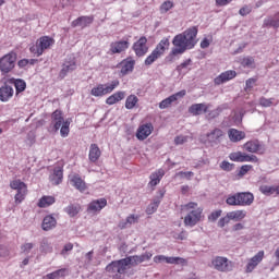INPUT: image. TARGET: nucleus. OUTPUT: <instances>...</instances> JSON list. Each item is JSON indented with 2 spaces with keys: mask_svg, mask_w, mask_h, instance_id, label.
Returning a JSON list of instances; mask_svg holds the SVG:
<instances>
[{
  "mask_svg": "<svg viewBox=\"0 0 279 279\" xmlns=\"http://www.w3.org/2000/svg\"><path fill=\"white\" fill-rule=\"evenodd\" d=\"M138 221V216L136 215H130L125 221L120 222V228H128L129 226H132L133 223H136Z\"/></svg>",
  "mask_w": 279,
  "mask_h": 279,
  "instance_id": "42",
  "label": "nucleus"
},
{
  "mask_svg": "<svg viewBox=\"0 0 279 279\" xmlns=\"http://www.w3.org/2000/svg\"><path fill=\"white\" fill-rule=\"evenodd\" d=\"M162 197H165V192L160 191L159 195L146 208L147 215H154V213L158 210V207L160 206V202L162 201Z\"/></svg>",
  "mask_w": 279,
  "mask_h": 279,
  "instance_id": "24",
  "label": "nucleus"
},
{
  "mask_svg": "<svg viewBox=\"0 0 279 279\" xmlns=\"http://www.w3.org/2000/svg\"><path fill=\"white\" fill-rule=\"evenodd\" d=\"M242 162H258V157H256V155H247L243 153Z\"/></svg>",
  "mask_w": 279,
  "mask_h": 279,
  "instance_id": "51",
  "label": "nucleus"
},
{
  "mask_svg": "<svg viewBox=\"0 0 279 279\" xmlns=\"http://www.w3.org/2000/svg\"><path fill=\"white\" fill-rule=\"evenodd\" d=\"M228 214H229L231 221H243V219H245V217H247V211H245L243 209L229 211Z\"/></svg>",
  "mask_w": 279,
  "mask_h": 279,
  "instance_id": "33",
  "label": "nucleus"
},
{
  "mask_svg": "<svg viewBox=\"0 0 279 279\" xmlns=\"http://www.w3.org/2000/svg\"><path fill=\"white\" fill-rule=\"evenodd\" d=\"M226 204H228V206H241V194H229L226 198Z\"/></svg>",
  "mask_w": 279,
  "mask_h": 279,
  "instance_id": "35",
  "label": "nucleus"
},
{
  "mask_svg": "<svg viewBox=\"0 0 279 279\" xmlns=\"http://www.w3.org/2000/svg\"><path fill=\"white\" fill-rule=\"evenodd\" d=\"M11 189L17 191L15 194V202L16 204H21L23 199H25V195H27V185L21 180H14L10 184Z\"/></svg>",
  "mask_w": 279,
  "mask_h": 279,
  "instance_id": "7",
  "label": "nucleus"
},
{
  "mask_svg": "<svg viewBox=\"0 0 279 279\" xmlns=\"http://www.w3.org/2000/svg\"><path fill=\"white\" fill-rule=\"evenodd\" d=\"M250 12H252V7L245 5V7L240 9L239 14L241 16H247V14H250Z\"/></svg>",
  "mask_w": 279,
  "mask_h": 279,
  "instance_id": "60",
  "label": "nucleus"
},
{
  "mask_svg": "<svg viewBox=\"0 0 279 279\" xmlns=\"http://www.w3.org/2000/svg\"><path fill=\"white\" fill-rule=\"evenodd\" d=\"M70 184L80 191V193H84L88 186H86V182L82 179V177L77 173H72L69 175Z\"/></svg>",
  "mask_w": 279,
  "mask_h": 279,
  "instance_id": "13",
  "label": "nucleus"
},
{
  "mask_svg": "<svg viewBox=\"0 0 279 279\" xmlns=\"http://www.w3.org/2000/svg\"><path fill=\"white\" fill-rule=\"evenodd\" d=\"M221 213L222 210L221 209H218L216 211H213L209 216H208V219L210 221H217L220 217H221Z\"/></svg>",
  "mask_w": 279,
  "mask_h": 279,
  "instance_id": "58",
  "label": "nucleus"
},
{
  "mask_svg": "<svg viewBox=\"0 0 279 279\" xmlns=\"http://www.w3.org/2000/svg\"><path fill=\"white\" fill-rule=\"evenodd\" d=\"M154 263H156V264L167 263V256H165V255H156L154 257Z\"/></svg>",
  "mask_w": 279,
  "mask_h": 279,
  "instance_id": "62",
  "label": "nucleus"
},
{
  "mask_svg": "<svg viewBox=\"0 0 279 279\" xmlns=\"http://www.w3.org/2000/svg\"><path fill=\"white\" fill-rule=\"evenodd\" d=\"M134 60L132 59H126L120 63L121 70L120 73L121 75H128V73H132L134 71Z\"/></svg>",
  "mask_w": 279,
  "mask_h": 279,
  "instance_id": "27",
  "label": "nucleus"
},
{
  "mask_svg": "<svg viewBox=\"0 0 279 279\" xmlns=\"http://www.w3.org/2000/svg\"><path fill=\"white\" fill-rule=\"evenodd\" d=\"M252 166L244 165L240 168L239 175H245L248 171H251Z\"/></svg>",
  "mask_w": 279,
  "mask_h": 279,
  "instance_id": "61",
  "label": "nucleus"
},
{
  "mask_svg": "<svg viewBox=\"0 0 279 279\" xmlns=\"http://www.w3.org/2000/svg\"><path fill=\"white\" fill-rule=\"evenodd\" d=\"M228 136L231 143H239L240 141H243V138H245V132L239 131L236 129H230L228 131Z\"/></svg>",
  "mask_w": 279,
  "mask_h": 279,
  "instance_id": "26",
  "label": "nucleus"
},
{
  "mask_svg": "<svg viewBox=\"0 0 279 279\" xmlns=\"http://www.w3.org/2000/svg\"><path fill=\"white\" fill-rule=\"evenodd\" d=\"M166 263L168 265H185L186 259L182 257H166Z\"/></svg>",
  "mask_w": 279,
  "mask_h": 279,
  "instance_id": "44",
  "label": "nucleus"
},
{
  "mask_svg": "<svg viewBox=\"0 0 279 279\" xmlns=\"http://www.w3.org/2000/svg\"><path fill=\"white\" fill-rule=\"evenodd\" d=\"M11 82L15 86L16 96H19L20 93H23L25 88H27V83L21 78H11Z\"/></svg>",
  "mask_w": 279,
  "mask_h": 279,
  "instance_id": "36",
  "label": "nucleus"
},
{
  "mask_svg": "<svg viewBox=\"0 0 279 279\" xmlns=\"http://www.w3.org/2000/svg\"><path fill=\"white\" fill-rule=\"evenodd\" d=\"M51 119H52L51 124L53 125L56 132L60 130V134L62 138H66V136H69V132H71L70 130L71 120L69 119L64 120V117L62 116V111L60 110H56L52 113Z\"/></svg>",
  "mask_w": 279,
  "mask_h": 279,
  "instance_id": "3",
  "label": "nucleus"
},
{
  "mask_svg": "<svg viewBox=\"0 0 279 279\" xmlns=\"http://www.w3.org/2000/svg\"><path fill=\"white\" fill-rule=\"evenodd\" d=\"M58 221L52 215H48L44 218L41 228L45 230V232H49V230H53L56 228Z\"/></svg>",
  "mask_w": 279,
  "mask_h": 279,
  "instance_id": "25",
  "label": "nucleus"
},
{
  "mask_svg": "<svg viewBox=\"0 0 279 279\" xmlns=\"http://www.w3.org/2000/svg\"><path fill=\"white\" fill-rule=\"evenodd\" d=\"M257 80L256 78H248L245 82V90L246 93H250V90H252L254 88V86L256 85Z\"/></svg>",
  "mask_w": 279,
  "mask_h": 279,
  "instance_id": "55",
  "label": "nucleus"
},
{
  "mask_svg": "<svg viewBox=\"0 0 279 279\" xmlns=\"http://www.w3.org/2000/svg\"><path fill=\"white\" fill-rule=\"evenodd\" d=\"M252 204H254V194L240 192V206H252Z\"/></svg>",
  "mask_w": 279,
  "mask_h": 279,
  "instance_id": "29",
  "label": "nucleus"
},
{
  "mask_svg": "<svg viewBox=\"0 0 279 279\" xmlns=\"http://www.w3.org/2000/svg\"><path fill=\"white\" fill-rule=\"evenodd\" d=\"M236 77V71L234 70H228L226 72H222L220 75H218L214 82L217 86H220V84H226V82H230V80H234Z\"/></svg>",
  "mask_w": 279,
  "mask_h": 279,
  "instance_id": "16",
  "label": "nucleus"
},
{
  "mask_svg": "<svg viewBox=\"0 0 279 279\" xmlns=\"http://www.w3.org/2000/svg\"><path fill=\"white\" fill-rule=\"evenodd\" d=\"M85 267H89V265L93 263V251H89L85 254L83 257Z\"/></svg>",
  "mask_w": 279,
  "mask_h": 279,
  "instance_id": "56",
  "label": "nucleus"
},
{
  "mask_svg": "<svg viewBox=\"0 0 279 279\" xmlns=\"http://www.w3.org/2000/svg\"><path fill=\"white\" fill-rule=\"evenodd\" d=\"M130 47V41L128 40H120L111 43L110 51L111 53H123Z\"/></svg>",
  "mask_w": 279,
  "mask_h": 279,
  "instance_id": "21",
  "label": "nucleus"
},
{
  "mask_svg": "<svg viewBox=\"0 0 279 279\" xmlns=\"http://www.w3.org/2000/svg\"><path fill=\"white\" fill-rule=\"evenodd\" d=\"M149 186H158L160 184V180L165 178V171L159 169L150 174Z\"/></svg>",
  "mask_w": 279,
  "mask_h": 279,
  "instance_id": "30",
  "label": "nucleus"
},
{
  "mask_svg": "<svg viewBox=\"0 0 279 279\" xmlns=\"http://www.w3.org/2000/svg\"><path fill=\"white\" fill-rule=\"evenodd\" d=\"M185 96H186V90H184V89L171 95L170 97L163 99L159 104L160 110H165V109L169 108L171 106V104H174V101H178V99H182V97H185Z\"/></svg>",
  "mask_w": 279,
  "mask_h": 279,
  "instance_id": "15",
  "label": "nucleus"
},
{
  "mask_svg": "<svg viewBox=\"0 0 279 279\" xmlns=\"http://www.w3.org/2000/svg\"><path fill=\"white\" fill-rule=\"evenodd\" d=\"M230 160H232V162H242L243 161V153L241 151H235V153H231L229 155Z\"/></svg>",
  "mask_w": 279,
  "mask_h": 279,
  "instance_id": "49",
  "label": "nucleus"
},
{
  "mask_svg": "<svg viewBox=\"0 0 279 279\" xmlns=\"http://www.w3.org/2000/svg\"><path fill=\"white\" fill-rule=\"evenodd\" d=\"M177 175H180L181 178H186V180H191V178H193L194 173L191 171L187 172H179L177 173Z\"/></svg>",
  "mask_w": 279,
  "mask_h": 279,
  "instance_id": "64",
  "label": "nucleus"
},
{
  "mask_svg": "<svg viewBox=\"0 0 279 279\" xmlns=\"http://www.w3.org/2000/svg\"><path fill=\"white\" fill-rule=\"evenodd\" d=\"M231 218H230V214L227 213V215L222 218L219 219L218 221V228H226V226H228V223H230Z\"/></svg>",
  "mask_w": 279,
  "mask_h": 279,
  "instance_id": "52",
  "label": "nucleus"
},
{
  "mask_svg": "<svg viewBox=\"0 0 279 279\" xmlns=\"http://www.w3.org/2000/svg\"><path fill=\"white\" fill-rule=\"evenodd\" d=\"M265 258V251H259L255 256L246 260L245 271L246 274H252L263 263Z\"/></svg>",
  "mask_w": 279,
  "mask_h": 279,
  "instance_id": "10",
  "label": "nucleus"
},
{
  "mask_svg": "<svg viewBox=\"0 0 279 279\" xmlns=\"http://www.w3.org/2000/svg\"><path fill=\"white\" fill-rule=\"evenodd\" d=\"M64 177L62 167H56L53 169V173L50 174L49 180L51 184H54V186H58L62 182V178Z\"/></svg>",
  "mask_w": 279,
  "mask_h": 279,
  "instance_id": "23",
  "label": "nucleus"
},
{
  "mask_svg": "<svg viewBox=\"0 0 279 279\" xmlns=\"http://www.w3.org/2000/svg\"><path fill=\"white\" fill-rule=\"evenodd\" d=\"M66 274V269H59V270H56L51 274H48L47 275V278L48 279H58V278H63V276H65Z\"/></svg>",
  "mask_w": 279,
  "mask_h": 279,
  "instance_id": "47",
  "label": "nucleus"
},
{
  "mask_svg": "<svg viewBox=\"0 0 279 279\" xmlns=\"http://www.w3.org/2000/svg\"><path fill=\"white\" fill-rule=\"evenodd\" d=\"M223 136V131L221 129H214L205 135H202L201 141L204 143H210L211 145H217Z\"/></svg>",
  "mask_w": 279,
  "mask_h": 279,
  "instance_id": "9",
  "label": "nucleus"
},
{
  "mask_svg": "<svg viewBox=\"0 0 279 279\" xmlns=\"http://www.w3.org/2000/svg\"><path fill=\"white\" fill-rule=\"evenodd\" d=\"M171 8H173V2H172L171 0L165 1V2L160 5V12H161V14H166V12H169V10H171Z\"/></svg>",
  "mask_w": 279,
  "mask_h": 279,
  "instance_id": "50",
  "label": "nucleus"
},
{
  "mask_svg": "<svg viewBox=\"0 0 279 279\" xmlns=\"http://www.w3.org/2000/svg\"><path fill=\"white\" fill-rule=\"evenodd\" d=\"M214 269L217 271H232L233 265L228 257L217 256L211 260Z\"/></svg>",
  "mask_w": 279,
  "mask_h": 279,
  "instance_id": "8",
  "label": "nucleus"
},
{
  "mask_svg": "<svg viewBox=\"0 0 279 279\" xmlns=\"http://www.w3.org/2000/svg\"><path fill=\"white\" fill-rule=\"evenodd\" d=\"M242 63H243V66H252V64H254V58L252 57L244 58Z\"/></svg>",
  "mask_w": 279,
  "mask_h": 279,
  "instance_id": "63",
  "label": "nucleus"
},
{
  "mask_svg": "<svg viewBox=\"0 0 279 279\" xmlns=\"http://www.w3.org/2000/svg\"><path fill=\"white\" fill-rule=\"evenodd\" d=\"M259 192L267 197L276 195V185H260Z\"/></svg>",
  "mask_w": 279,
  "mask_h": 279,
  "instance_id": "40",
  "label": "nucleus"
},
{
  "mask_svg": "<svg viewBox=\"0 0 279 279\" xmlns=\"http://www.w3.org/2000/svg\"><path fill=\"white\" fill-rule=\"evenodd\" d=\"M106 271H108V274H119V262H112L111 264H109L106 267Z\"/></svg>",
  "mask_w": 279,
  "mask_h": 279,
  "instance_id": "48",
  "label": "nucleus"
},
{
  "mask_svg": "<svg viewBox=\"0 0 279 279\" xmlns=\"http://www.w3.org/2000/svg\"><path fill=\"white\" fill-rule=\"evenodd\" d=\"M264 25L266 27H274L275 29H278L279 27V13L275 14L271 17H268L264 21Z\"/></svg>",
  "mask_w": 279,
  "mask_h": 279,
  "instance_id": "37",
  "label": "nucleus"
},
{
  "mask_svg": "<svg viewBox=\"0 0 279 279\" xmlns=\"http://www.w3.org/2000/svg\"><path fill=\"white\" fill-rule=\"evenodd\" d=\"M118 267H119V274H125V271L130 269L132 266L130 265V262L126 257L118 260Z\"/></svg>",
  "mask_w": 279,
  "mask_h": 279,
  "instance_id": "41",
  "label": "nucleus"
},
{
  "mask_svg": "<svg viewBox=\"0 0 279 279\" xmlns=\"http://www.w3.org/2000/svg\"><path fill=\"white\" fill-rule=\"evenodd\" d=\"M76 69H77V63L75 62V58L70 57L64 61L62 70L60 72V76L66 77V73H71L72 71H75Z\"/></svg>",
  "mask_w": 279,
  "mask_h": 279,
  "instance_id": "17",
  "label": "nucleus"
},
{
  "mask_svg": "<svg viewBox=\"0 0 279 279\" xmlns=\"http://www.w3.org/2000/svg\"><path fill=\"white\" fill-rule=\"evenodd\" d=\"M191 65V59L185 60L183 63L177 66L179 73H184V69H189Z\"/></svg>",
  "mask_w": 279,
  "mask_h": 279,
  "instance_id": "57",
  "label": "nucleus"
},
{
  "mask_svg": "<svg viewBox=\"0 0 279 279\" xmlns=\"http://www.w3.org/2000/svg\"><path fill=\"white\" fill-rule=\"evenodd\" d=\"M136 104H138V97L134 94L126 97L125 108L126 110H134L136 108Z\"/></svg>",
  "mask_w": 279,
  "mask_h": 279,
  "instance_id": "38",
  "label": "nucleus"
},
{
  "mask_svg": "<svg viewBox=\"0 0 279 279\" xmlns=\"http://www.w3.org/2000/svg\"><path fill=\"white\" fill-rule=\"evenodd\" d=\"M88 158L90 162H97V160L101 158V150L99 149V146H97V144L90 145Z\"/></svg>",
  "mask_w": 279,
  "mask_h": 279,
  "instance_id": "32",
  "label": "nucleus"
},
{
  "mask_svg": "<svg viewBox=\"0 0 279 279\" xmlns=\"http://www.w3.org/2000/svg\"><path fill=\"white\" fill-rule=\"evenodd\" d=\"M169 45H170L169 38L165 37L157 45V47L155 48V51H157V53L162 56L165 53L166 49L169 48Z\"/></svg>",
  "mask_w": 279,
  "mask_h": 279,
  "instance_id": "39",
  "label": "nucleus"
},
{
  "mask_svg": "<svg viewBox=\"0 0 279 279\" xmlns=\"http://www.w3.org/2000/svg\"><path fill=\"white\" fill-rule=\"evenodd\" d=\"M118 87L119 81H112L106 84H98L92 88L90 95H93V97H106V95H110V93H112Z\"/></svg>",
  "mask_w": 279,
  "mask_h": 279,
  "instance_id": "5",
  "label": "nucleus"
},
{
  "mask_svg": "<svg viewBox=\"0 0 279 279\" xmlns=\"http://www.w3.org/2000/svg\"><path fill=\"white\" fill-rule=\"evenodd\" d=\"M274 101H276L275 98L260 97L259 106H262V108H271V106H274Z\"/></svg>",
  "mask_w": 279,
  "mask_h": 279,
  "instance_id": "46",
  "label": "nucleus"
},
{
  "mask_svg": "<svg viewBox=\"0 0 279 279\" xmlns=\"http://www.w3.org/2000/svg\"><path fill=\"white\" fill-rule=\"evenodd\" d=\"M14 97V88L10 85H3L0 87V101L7 102Z\"/></svg>",
  "mask_w": 279,
  "mask_h": 279,
  "instance_id": "22",
  "label": "nucleus"
},
{
  "mask_svg": "<svg viewBox=\"0 0 279 279\" xmlns=\"http://www.w3.org/2000/svg\"><path fill=\"white\" fill-rule=\"evenodd\" d=\"M184 143H189V136L178 135L174 137V145H184Z\"/></svg>",
  "mask_w": 279,
  "mask_h": 279,
  "instance_id": "54",
  "label": "nucleus"
},
{
  "mask_svg": "<svg viewBox=\"0 0 279 279\" xmlns=\"http://www.w3.org/2000/svg\"><path fill=\"white\" fill-rule=\"evenodd\" d=\"M93 23V16H81L72 22V27H88Z\"/></svg>",
  "mask_w": 279,
  "mask_h": 279,
  "instance_id": "31",
  "label": "nucleus"
},
{
  "mask_svg": "<svg viewBox=\"0 0 279 279\" xmlns=\"http://www.w3.org/2000/svg\"><path fill=\"white\" fill-rule=\"evenodd\" d=\"M81 210L80 205H70L65 208V213L70 216V217H75Z\"/></svg>",
  "mask_w": 279,
  "mask_h": 279,
  "instance_id": "45",
  "label": "nucleus"
},
{
  "mask_svg": "<svg viewBox=\"0 0 279 279\" xmlns=\"http://www.w3.org/2000/svg\"><path fill=\"white\" fill-rule=\"evenodd\" d=\"M160 54L158 52V50H153V52L146 58L145 60V64L146 66H151V63L155 61V60H158V58H160Z\"/></svg>",
  "mask_w": 279,
  "mask_h": 279,
  "instance_id": "43",
  "label": "nucleus"
},
{
  "mask_svg": "<svg viewBox=\"0 0 279 279\" xmlns=\"http://www.w3.org/2000/svg\"><path fill=\"white\" fill-rule=\"evenodd\" d=\"M56 204V197L53 196H43L39 201L37 206L39 208H49V206H53Z\"/></svg>",
  "mask_w": 279,
  "mask_h": 279,
  "instance_id": "34",
  "label": "nucleus"
},
{
  "mask_svg": "<svg viewBox=\"0 0 279 279\" xmlns=\"http://www.w3.org/2000/svg\"><path fill=\"white\" fill-rule=\"evenodd\" d=\"M123 99H125V92H116L106 99V104L108 106H114V104H119V101H123Z\"/></svg>",
  "mask_w": 279,
  "mask_h": 279,
  "instance_id": "28",
  "label": "nucleus"
},
{
  "mask_svg": "<svg viewBox=\"0 0 279 279\" xmlns=\"http://www.w3.org/2000/svg\"><path fill=\"white\" fill-rule=\"evenodd\" d=\"M208 105L206 102L194 104L189 108V113L193 114V117H199V114H205L208 112Z\"/></svg>",
  "mask_w": 279,
  "mask_h": 279,
  "instance_id": "20",
  "label": "nucleus"
},
{
  "mask_svg": "<svg viewBox=\"0 0 279 279\" xmlns=\"http://www.w3.org/2000/svg\"><path fill=\"white\" fill-rule=\"evenodd\" d=\"M133 51L138 58H143L147 51H149V47L147 46V37H141L133 45Z\"/></svg>",
  "mask_w": 279,
  "mask_h": 279,
  "instance_id": "12",
  "label": "nucleus"
},
{
  "mask_svg": "<svg viewBox=\"0 0 279 279\" xmlns=\"http://www.w3.org/2000/svg\"><path fill=\"white\" fill-rule=\"evenodd\" d=\"M151 256H154L151 252H146L142 255L129 256L126 259L129 260V265H131V267H136L137 265H141V263H147V260H151Z\"/></svg>",
  "mask_w": 279,
  "mask_h": 279,
  "instance_id": "14",
  "label": "nucleus"
},
{
  "mask_svg": "<svg viewBox=\"0 0 279 279\" xmlns=\"http://www.w3.org/2000/svg\"><path fill=\"white\" fill-rule=\"evenodd\" d=\"M195 38H197V28L195 26L175 35L172 40L174 48H172L169 56L166 57V62H175L179 58L178 56H182L187 49H193L197 43Z\"/></svg>",
  "mask_w": 279,
  "mask_h": 279,
  "instance_id": "1",
  "label": "nucleus"
},
{
  "mask_svg": "<svg viewBox=\"0 0 279 279\" xmlns=\"http://www.w3.org/2000/svg\"><path fill=\"white\" fill-rule=\"evenodd\" d=\"M14 66H16V54L14 52H9L0 58L1 73H10Z\"/></svg>",
  "mask_w": 279,
  "mask_h": 279,
  "instance_id": "6",
  "label": "nucleus"
},
{
  "mask_svg": "<svg viewBox=\"0 0 279 279\" xmlns=\"http://www.w3.org/2000/svg\"><path fill=\"white\" fill-rule=\"evenodd\" d=\"M53 45H56V39L49 36H43L29 48V51L31 53H34L36 58H40V56L48 51V49H51Z\"/></svg>",
  "mask_w": 279,
  "mask_h": 279,
  "instance_id": "4",
  "label": "nucleus"
},
{
  "mask_svg": "<svg viewBox=\"0 0 279 279\" xmlns=\"http://www.w3.org/2000/svg\"><path fill=\"white\" fill-rule=\"evenodd\" d=\"M151 132H154V125L151 123L142 124L137 129L136 136L138 141H145V138H147Z\"/></svg>",
  "mask_w": 279,
  "mask_h": 279,
  "instance_id": "19",
  "label": "nucleus"
},
{
  "mask_svg": "<svg viewBox=\"0 0 279 279\" xmlns=\"http://www.w3.org/2000/svg\"><path fill=\"white\" fill-rule=\"evenodd\" d=\"M107 205H108V201H106V198H99V199L93 201L88 205L87 213H92V214L99 213L104 210V208H106Z\"/></svg>",
  "mask_w": 279,
  "mask_h": 279,
  "instance_id": "18",
  "label": "nucleus"
},
{
  "mask_svg": "<svg viewBox=\"0 0 279 279\" xmlns=\"http://www.w3.org/2000/svg\"><path fill=\"white\" fill-rule=\"evenodd\" d=\"M181 210L186 213L184 217V225L189 228H193L202 220V213L204 209L197 207V203H187L181 206Z\"/></svg>",
  "mask_w": 279,
  "mask_h": 279,
  "instance_id": "2",
  "label": "nucleus"
},
{
  "mask_svg": "<svg viewBox=\"0 0 279 279\" xmlns=\"http://www.w3.org/2000/svg\"><path fill=\"white\" fill-rule=\"evenodd\" d=\"M34 243H24L22 246H21V252L22 254H29L32 252V250H34Z\"/></svg>",
  "mask_w": 279,
  "mask_h": 279,
  "instance_id": "53",
  "label": "nucleus"
},
{
  "mask_svg": "<svg viewBox=\"0 0 279 279\" xmlns=\"http://www.w3.org/2000/svg\"><path fill=\"white\" fill-rule=\"evenodd\" d=\"M220 169H222V171H232V169H234V165L229 161H222L220 163Z\"/></svg>",
  "mask_w": 279,
  "mask_h": 279,
  "instance_id": "59",
  "label": "nucleus"
},
{
  "mask_svg": "<svg viewBox=\"0 0 279 279\" xmlns=\"http://www.w3.org/2000/svg\"><path fill=\"white\" fill-rule=\"evenodd\" d=\"M243 149L248 154H265L266 149L258 140H251L243 145Z\"/></svg>",
  "mask_w": 279,
  "mask_h": 279,
  "instance_id": "11",
  "label": "nucleus"
}]
</instances>
